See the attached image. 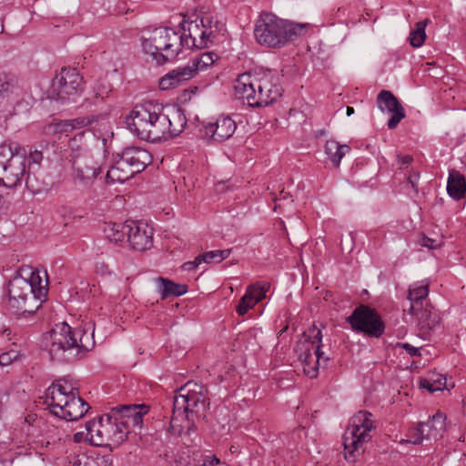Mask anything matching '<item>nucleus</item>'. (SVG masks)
Segmentation results:
<instances>
[{
  "label": "nucleus",
  "mask_w": 466,
  "mask_h": 466,
  "mask_svg": "<svg viewBox=\"0 0 466 466\" xmlns=\"http://www.w3.org/2000/svg\"><path fill=\"white\" fill-rule=\"evenodd\" d=\"M120 157L134 171L135 175L142 172L152 160L150 153L138 147L125 148Z\"/></svg>",
  "instance_id": "a211bd4d"
},
{
  "label": "nucleus",
  "mask_w": 466,
  "mask_h": 466,
  "mask_svg": "<svg viewBox=\"0 0 466 466\" xmlns=\"http://www.w3.org/2000/svg\"><path fill=\"white\" fill-rule=\"evenodd\" d=\"M234 451H235L234 446H231V452H234Z\"/></svg>",
  "instance_id": "69168bd1"
},
{
  "label": "nucleus",
  "mask_w": 466,
  "mask_h": 466,
  "mask_svg": "<svg viewBox=\"0 0 466 466\" xmlns=\"http://www.w3.org/2000/svg\"><path fill=\"white\" fill-rule=\"evenodd\" d=\"M398 157V166L400 169H406L410 166V164L412 162L413 158L412 157L409 155H397Z\"/></svg>",
  "instance_id": "09e8293b"
},
{
  "label": "nucleus",
  "mask_w": 466,
  "mask_h": 466,
  "mask_svg": "<svg viewBox=\"0 0 466 466\" xmlns=\"http://www.w3.org/2000/svg\"><path fill=\"white\" fill-rule=\"evenodd\" d=\"M128 129L142 140L158 142L165 137L169 122L164 106L156 100L137 104L126 119Z\"/></svg>",
  "instance_id": "20e7f679"
},
{
  "label": "nucleus",
  "mask_w": 466,
  "mask_h": 466,
  "mask_svg": "<svg viewBox=\"0 0 466 466\" xmlns=\"http://www.w3.org/2000/svg\"><path fill=\"white\" fill-rule=\"evenodd\" d=\"M135 176L134 171L119 157L106 172V183H124Z\"/></svg>",
  "instance_id": "393cba45"
},
{
  "label": "nucleus",
  "mask_w": 466,
  "mask_h": 466,
  "mask_svg": "<svg viewBox=\"0 0 466 466\" xmlns=\"http://www.w3.org/2000/svg\"><path fill=\"white\" fill-rule=\"evenodd\" d=\"M18 358V353L15 350H10L0 354V366H7Z\"/></svg>",
  "instance_id": "a18cd8bd"
},
{
  "label": "nucleus",
  "mask_w": 466,
  "mask_h": 466,
  "mask_svg": "<svg viewBox=\"0 0 466 466\" xmlns=\"http://www.w3.org/2000/svg\"><path fill=\"white\" fill-rule=\"evenodd\" d=\"M83 438V432H76L75 435H74V441L76 442H80L81 440Z\"/></svg>",
  "instance_id": "bf43d9fd"
},
{
  "label": "nucleus",
  "mask_w": 466,
  "mask_h": 466,
  "mask_svg": "<svg viewBox=\"0 0 466 466\" xmlns=\"http://www.w3.org/2000/svg\"><path fill=\"white\" fill-rule=\"evenodd\" d=\"M422 246L423 247H427L429 248H435L437 247V245L435 244V241L433 239H431V238H424L423 239V243H422Z\"/></svg>",
  "instance_id": "6e6d98bb"
},
{
  "label": "nucleus",
  "mask_w": 466,
  "mask_h": 466,
  "mask_svg": "<svg viewBox=\"0 0 466 466\" xmlns=\"http://www.w3.org/2000/svg\"><path fill=\"white\" fill-rule=\"evenodd\" d=\"M289 198H291V196L289 195V193L285 192L284 189H282L279 193V196H277L276 194L272 193V199L275 202L280 201V200H288Z\"/></svg>",
  "instance_id": "5fc2aeb1"
},
{
  "label": "nucleus",
  "mask_w": 466,
  "mask_h": 466,
  "mask_svg": "<svg viewBox=\"0 0 466 466\" xmlns=\"http://www.w3.org/2000/svg\"><path fill=\"white\" fill-rule=\"evenodd\" d=\"M215 34L210 30V24L208 23V26L204 28L199 34V40L197 42L196 48H206L209 43L213 42Z\"/></svg>",
  "instance_id": "79ce46f5"
},
{
  "label": "nucleus",
  "mask_w": 466,
  "mask_h": 466,
  "mask_svg": "<svg viewBox=\"0 0 466 466\" xmlns=\"http://www.w3.org/2000/svg\"><path fill=\"white\" fill-rule=\"evenodd\" d=\"M25 276L10 280L8 285L9 307L21 315H33L47 296L48 279L45 271V284L40 272L33 268L23 269Z\"/></svg>",
  "instance_id": "f03ea898"
},
{
  "label": "nucleus",
  "mask_w": 466,
  "mask_h": 466,
  "mask_svg": "<svg viewBox=\"0 0 466 466\" xmlns=\"http://www.w3.org/2000/svg\"><path fill=\"white\" fill-rule=\"evenodd\" d=\"M129 227V221L125 224L121 223H106L103 228L104 234L107 239L111 242H118L127 238V228Z\"/></svg>",
  "instance_id": "c756f323"
},
{
  "label": "nucleus",
  "mask_w": 466,
  "mask_h": 466,
  "mask_svg": "<svg viewBox=\"0 0 466 466\" xmlns=\"http://www.w3.org/2000/svg\"><path fill=\"white\" fill-rule=\"evenodd\" d=\"M409 313L416 317L418 328L423 337L429 336L430 332L440 324V316L430 303H426L421 309L416 312Z\"/></svg>",
  "instance_id": "6ab92c4d"
},
{
  "label": "nucleus",
  "mask_w": 466,
  "mask_h": 466,
  "mask_svg": "<svg viewBox=\"0 0 466 466\" xmlns=\"http://www.w3.org/2000/svg\"><path fill=\"white\" fill-rule=\"evenodd\" d=\"M125 422H118L112 414L102 416L97 421H89L86 425V440L94 446L119 445L127 435Z\"/></svg>",
  "instance_id": "1a4fd4ad"
},
{
  "label": "nucleus",
  "mask_w": 466,
  "mask_h": 466,
  "mask_svg": "<svg viewBox=\"0 0 466 466\" xmlns=\"http://www.w3.org/2000/svg\"><path fill=\"white\" fill-rule=\"evenodd\" d=\"M350 150L348 145H341L335 140H329L325 145V153L335 167H339L342 157Z\"/></svg>",
  "instance_id": "7c9ffc66"
},
{
  "label": "nucleus",
  "mask_w": 466,
  "mask_h": 466,
  "mask_svg": "<svg viewBox=\"0 0 466 466\" xmlns=\"http://www.w3.org/2000/svg\"><path fill=\"white\" fill-rule=\"evenodd\" d=\"M441 437L440 431H435L433 427H431V420L429 419L426 422H420L418 428L415 430V432L412 436V440L409 441L418 445L422 442L424 439L430 440L431 438Z\"/></svg>",
  "instance_id": "2f4dec72"
},
{
  "label": "nucleus",
  "mask_w": 466,
  "mask_h": 466,
  "mask_svg": "<svg viewBox=\"0 0 466 466\" xmlns=\"http://www.w3.org/2000/svg\"><path fill=\"white\" fill-rule=\"evenodd\" d=\"M43 344L53 360L71 362L92 349L93 333L62 322L43 336Z\"/></svg>",
  "instance_id": "f257e3e1"
},
{
  "label": "nucleus",
  "mask_w": 466,
  "mask_h": 466,
  "mask_svg": "<svg viewBox=\"0 0 466 466\" xmlns=\"http://www.w3.org/2000/svg\"><path fill=\"white\" fill-rule=\"evenodd\" d=\"M370 418L371 413L367 410H360L351 418L350 426L343 435L347 460L353 461L363 444L370 440V431L373 428V421Z\"/></svg>",
  "instance_id": "9d476101"
},
{
  "label": "nucleus",
  "mask_w": 466,
  "mask_h": 466,
  "mask_svg": "<svg viewBox=\"0 0 466 466\" xmlns=\"http://www.w3.org/2000/svg\"><path fill=\"white\" fill-rule=\"evenodd\" d=\"M303 337L307 338L303 341H299L295 347V352L298 359L303 363L304 370L311 378L317 376L319 361L329 360L324 358V352L321 350L322 333L315 325L309 329V334L303 333Z\"/></svg>",
  "instance_id": "9b49d317"
},
{
  "label": "nucleus",
  "mask_w": 466,
  "mask_h": 466,
  "mask_svg": "<svg viewBox=\"0 0 466 466\" xmlns=\"http://www.w3.org/2000/svg\"><path fill=\"white\" fill-rule=\"evenodd\" d=\"M302 26L279 18L271 13H264L257 20L254 35L259 45L270 48H281L299 35Z\"/></svg>",
  "instance_id": "39448f33"
},
{
  "label": "nucleus",
  "mask_w": 466,
  "mask_h": 466,
  "mask_svg": "<svg viewBox=\"0 0 466 466\" xmlns=\"http://www.w3.org/2000/svg\"><path fill=\"white\" fill-rule=\"evenodd\" d=\"M81 466H96L94 459H87Z\"/></svg>",
  "instance_id": "13d9d810"
},
{
  "label": "nucleus",
  "mask_w": 466,
  "mask_h": 466,
  "mask_svg": "<svg viewBox=\"0 0 466 466\" xmlns=\"http://www.w3.org/2000/svg\"><path fill=\"white\" fill-rule=\"evenodd\" d=\"M89 405L80 396L71 395L64 404L61 418L66 420H76L82 418L89 410Z\"/></svg>",
  "instance_id": "5701e85b"
},
{
  "label": "nucleus",
  "mask_w": 466,
  "mask_h": 466,
  "mask_svg": "<svg viewBox=\"0 0 466 466\" xmlns=\"http://www.w3.org/2000/svg\"><path fill=\"white\" fill-rule=\"evenodd\" d=\"M234 451H235L234 446H231V452H234Z\"/></svg>",
  "instance_id": "338daca9"
},
{
  "label": "nucleus",
  "mask_w": 466,
  "mask_h": 466,
  "mask_svg": "<svg viewBox=\"0 0 466 466\" xmlns=\"http://www.w3.org/2000/svg\"><path fill=\"white\" fill-rule=\"evenodd\" d=\"M27 150L15 141L0 145V185L8 188L18 186L25 176Z\"/></svg>",
  "instance_id": "0eeeda50"
},
{
  "label": "nucleus",
  "mask_w": 466,
  "mask_h": 466,
  "mask_svg": "<svg viewBox=\"0 0 466 466\" xmlns=\"http://www.w3.org/2000/svg\"><path fill=\"white\" fill-rule=\"evenodd\" d=\"M18 86V78L12 74H0V98L13 93Z\"/></svg>",
  "instance_id": "f704fd0d"
},
{
  "label": "nucleus",
  "mask_w": 466,
  "mask_h": 466,
  "mask_svg": "<svg viewBox=\"0 0 466 466\" xmlns=\"http://www.w3.org/2000/svg\"><path fill=\"white\" fill-rule=\"evenodd\" d=\"M420 172L412 170L409 173L407 177L408 182L410 184L412 189L418 193L419 191V179H420Z\"/></svg>",
  "instance_id": "de8ad7c7"
},
{
  "label": "nucleus",
  "mask_w": 466,
  "mask_h": 466,
  "mask_svg": "<svg viewBox=\"0 0 466 466\" xmlns=\"http://www.w3.org/2000/svg\"><path fill=\"white\" fill-rule=\"evenodd\" d=\"M101 172V167L89 157H78L73 161V177L76 185L90 187Z\"/></svg>",
  "instance_id": "4468645a"
},
{
  "label": "nucleus",
  "mask_w": 466,
  "mask_h": 466,
  "mask_svg": "<svg viewBox=\"0 0 466 466\" xmlns=\"http://www.w3.org/2000/svg\"><path fill=\"white\" fill-rule=\"evenodd\" d=\"M377 105L381 112L390 113L388 127L394 129L405 117V110L397 97L389 90H381L377 96Z\"/></svg>",
  "instance_id": "dca6fc26"
},
{
  "label": "nucleus",
  "mask_w": 466,
  "mask_h": 466,
  "mask_svg": "<svg viewBox=\"0 0 466 466\" xmlns=\"http://www.w3.org/2000/svg\"><path fill=\"white\" fill-rule=\"evenodd\" d=\"M43 159V153L39 150H34L30 148L29 151H27V164L28 166L26 168H33V165H39Z\"/></svg>",
  "instance_id": "c03bdc74"
},
{
  "label": "nucleus",
  "mask_w": 466,
  "mask_h": 466,
  "mask_svg": "<svg viewBox=\"0 0 466 466\" xmlns=\"http://www.w3.org/2000/svg\"><path fill=\"white\" fill-rule=\"evenodd\" d=\"M94 460L96 466H113L112 460L109 456H101Z\"/></svg>",
  "instance_id": "864d4df0"
},
{
  "label": "nucleus",
  "mask_w": 466,
  "mask_h": 466,
  "mask_svg": "<svg viewBox=\"0 0 466 466\" xmlns=\"http://www.w3.org/2000/svg\"><path fill=\"white\" fill-rule=\"evenodd\" d=\"M431 427L435 431H440L441 433L445 430L446 427V416L444 413L438 411L432 417L430 418Z\"/></svg>",
  "instance_id": "37998d69"
},
{
  "label": "nucleus",
  "mask_w": 466,
  "mask_h": 466,
  "mask_svg": "<svg viewBox=\"0 0 466 466\" xmlns=\"http://www.w3.org/2000/svg\"><path fill=\"white\" fill-rule=\"evenodd\" d=\"M400 346L404 349L407 353L413 357V356H420V349L419 348H416V347H413L412 345L409 344V343H401L400 344Z\"/></svg>",
  "instance_id": "8fccbe9b"
},
{
  "label": "nucleus",
  "mask_w": 466,
  "mask_h": 466,
  "mask_svg": "<svg viewBox=\"0 0 466 466\" xmlns=\"http://www.w3.org/2000/svg\"><path fill=\"white\" fill-rule=\"evenodd\" d=\"M25 186L33 194H37L42 191V183L38 180L35 173L30 169H26Z\"/></svg>",
  "instance_id": "58836bf2"
},
{
  "label": "nucleus",
  "mask_w": 466,
  "mask_h": 466,
  "mask_svg": "<svg viewBox=\"0 0 466 466\" xmlns=\"http://www.w3.org/2000/svg\"><path fill=\"white\" fill-rule=\"evenodd\" d=\"M83 83V77L76 68L64 67L53 79L49 96L63 103L75 101L84 89Z\"/></svg>",
  "instance_id": "f8f14e48"
},
{
  "label": "nucleus",
  "mask_w": 466,
  "mask_h": 466,
  "mask_svg": "<svg viewBox=\"0 0 466 466\" xmlns=\"http://www.w3.org/2000/svg\"><path fill=\"white\" fill-rule=\"evenodd\" d=\"M429 294L428 284L414 283L410 286L408 292V299L410 300L409 312H416L421 309L426 303V299Z\"/></svg>",
  "instance_id": "b1692460"
},
{
  "label": "nucleus",
  "mask_w": 466,
  "mask_h": 466,
  "mask_svg": "<svg viewBox=\"0 0 466 466\" xmlns=\"http://www.w3.org/2000/svg\"><path fill=\"white\" fill-rule=\"evenodd\" d=\"M201 263H203V262L198 261V256L194 260L185 262L182 265V268L187 271H191V270L196 269L198 267V265H200Z\"/></svg>",
  "instance_id": "603ef678"
},
{
  "label": "nucleus",
  "mask_w": 466,
  "mask_h": 466,
  "mask_svg": "<svg viewBox=\"0 0 466 466\" xmlns=\"http://www.w3.org/2000/svg\"><path fill=\"white\" fill-rule=\"evenodd\" d=\"M217 58L218 56L213 52L203 53L199 57L192 61V68L197 74L198 71L207 69L208 66H212Z\"/></svg>",
  "instance_id": "e433bc0d"
},
{
  "label": "nucleus",
  "mask_w": 466,
  "mask_h": 466,
  "mask_svg": "<svg viewBox=\"0 0 466 466\" xmlns=\"http://www.w3.org/2000/svg\"><path fill=\"white\" fill-rule=\"evenodd\" d=\"M153 228L143 221H129L127 241L133 249L146 251L153 246Z\"/></svg>",
  "instance_id": "2eb2a0df"
},
{
  "label": "nucleus",
  "mask_w": 466,
  "mask_h": 466,
  "mask_svg": "<svg viewBox=\"0 0 466 466\" xmlns=\"http://www.w3.org/2000/svg\"><path fill=\"white\" fill-rule=\"evenodd\" d=\"M184 45H187V40L170 27L157 28L148 38L142 40L143 50L158 65L175 59L185 47Z\"/></svg>",
  "instance_id": "6e6552de"
},
{
  "label": "nucleus",
  "mask_w": 466,
  "mask_h": 466,
  "mask_svg": "<svg viewBox=\"0 0 466 466\" xmlns=\"http://www.w3.org/2000/svg\"><path fill=\"white\" fill-rule=\"evenodd\" d=\"M113 416L118 422H125L124 427L129 432V426H141L143 417L148 412V406L141 405H119L112 408Z\"/></svg>",
  "instance_id": "f3484780"
},
{
  "label": "nucleus",
  "mask_w": 466,
  "mask_h": 466,
  "mask_svg": "<svg viewBox=\"0 0 466 466\" xmlns=\"http://www.w3.org/2000/svg\"><path fill=\"white\" fill-rule=\"evenodd\" d=\"M230 253V248L208 251L198 255V261H202L203 263H219L228 258Z\"/></svg>",
  "instance_id": "c9c22d12"
},
{
  "label": "nucleus",
  "mask_w": 466,
  "mask_h": 466,
  "mask_svg": "<svg viewBox=\"0 0 466 466\" xmlns=\"http://www.w3.org/2000/svg\"><path fill=\"white\" fill-rule=\"evenodd\" d=\"M347 321L353 330L374 338L381 337L385 330L384 322L378 312L364 305L357 307L347 318Z\"/></svg>",
  "instance_id": "ddd939ff"
},
{
  "label": "nucleus",
  "mask_w": 466,
  "mask_h": 466,
  "mask_svg": "<svg viewBox=\"0 0 466 466\" xmlns=\"http://www.w3.org/2000/svg\"><path fill=\"white\" fill-rule=\"evenodd\" d=\"M208 23L211 24L209 17H202L199 24L198 21L187 22L186 20H183L179 24L182 30V33L179 35L181 38H184L187 42V45H184L186 48L190 49L197 46V37H199L200 32L208 26Z\"/></svg>",
  "instance_id": "412c9836"
},
{
  "label": "nucleus",
  "mask_w": 466,
  "mask_h": 466,
  "mask_svg": "<svg viewBox=\"0 0 466 466\" xmlns=\"http://www.w3.org/2000/svg\"><path fill=\"white\" fill-rule=\"evenodd\" d=\"M201 466H226L216 456L207 457Z\"/></svg>",
  "instance_id": "3c124183"
},
{
  "label": "nucleus",
  "mask_w": 466,
  "mask_h": 466,
  "mask_svg": "<svg viewBox=\"0 0 466 466\" xmlns=\"http://www.w3.org/2000/svg\"><path fill=\"white\" fill-rule=\"evenodd\" d=\"M208 388L195 381H188L177 390L173 400V416L171 428L178 416L195 414L197 418H206V411L209 406Z\"/></svg>",
  "instance_id": "423d86ee"
},
{
  "label": "nucleus",
  "mask_w": 466,
  "mask_h": 466,
  "mask_svg": "<svg viewBox=\"0 0 466 466\" xmlns=\"http://www.w3.org/2000/svg\"><path fill=\"white\" fill-rule=\"evenodd\" d=\"M155 281L157 285V292L161 295V299L179 297L187 292V285L176 283L168 279L158 277Z\"/></svg>",
  "instance_id": "a878e982"
},
{
  "label": "nucleus",
  "mask_w": 466,
  "mask_h": 466,
  "mask_svg": "<svg viewBox=\"0 0 466 466\" xmlns=\"http://www.w3.org/2000/svg\"><path fill=\"white\" fill-rule=\"evenodd\" d=\"M196 431V426L194 423H191L190 425L187 426V431L186 432V434L189 435L191 432H194Z\"/></svg>",
  "instance_id": "052dcab7"
},
{
  "label": "nucleus",
  "mask_w": 466,
  "mask_h": 466,
  "mask_svg": "<svg viewBox=\"0 0 466 466\" xmlns=\"http://www.w3.org/2000/svg\"><path fill=\"white\" fill-rule=\"evenodd\" d=\"M70 396V394L64 396L63 393L56 392L54 394H48V392H46V403L47 404L50 412L61 418V415L64 412V404L67 400H69Z\"/></svg>",
  "instance_id": "473e14b6"
},
{
  "label": "nucleus",
  "mask_w": 466,
  "mask_h": 466,
  "mask_svg": "<svg viewBox=\"0 0 466 466\" xmlns=\"http://www.w3.org/2000/svg\"><path fill=\"white\" fill-rule=\"evenodd\" d=\"M62 380H58L56 382H53L52 385L46 390V392L48 394H54V393H63L64 396H66V385L61 383ZM63 381L66 382V380H63Z\"/></svg>",
  "instance_id": "49530a36"
},
{
  "label": "nucleus",
  "mask_w": 466,
  "mask_h": 466,
  "mask_svg": "<svg viewBox=\"0 0 466 466\" xmlns=\"http://www.w3.org/2000/svg\"><path fill=\"white\" fill-rule=\"evenodd\" d=\"M353 114H354V108L351 106H347V116H350Z\"/></svg>",
  "instance_id": "e2e57ef3"
},
{
  "label": "nucleus",
  "mask_w": 466,
  "mask_h": 466,
  "mask_svg": "<svg viewBox=\"0 0 466 466\" xmlns=\"http://www.w3.org/2000/svg\"><path fill=\"white\" fill-rule=\"evenodd\" d=\"M236 94L251 107H261L275 102L282 95L279 75L271 70L245 73L238 76Z\"/></svg>",
  "instance_id": "7ed1b4c3"
},
{
  "label": "nucleus",
  "mask_w": 466,
  "mask_h": 466,
  "mask_svg": "<svg viewBox=\"0 0 466 466\" xmlns=\"http://www.w3.org/2000/svg\"><path fill=\"white\" fill-rule=\"evenodd\" d=\"M195 76L196 72L192 68V66L187 65L169 71L161 78L159 85L163 90L174 88L181 83L191 79Z\"/></svg>",
  "instance_id": "4be33fe9"
},
{
  "label": "nucleus",
  "mask_w": 466,
  "mask_h": 466,
  "mask_svg": "<svg viewBox=\"0 0 466 466\" xmlns=\"http://www.w3.org/2000/svg\"><path fill=\"white\" fill-rule=\"evenodd\" d=\"M226 466H228V465H226Z\"/></svg>",
  "instance_id": "774afa93"
},
{
  "label": "nucleus",
  "mask_w": 466,
  "mask_h": 466,
  "mask_svg": "<svg viewBox=\"0 0 466 466\" xmlns=\"http://www.w3.org/2000/svg\"><path fill=\"white\" fill-rule=\"evenodd\" d=\"M326 134V131L324 129L317 130L315 133L316 137H319L321 136H324Z\"/></svg>",
  "instance_id": "680f3d73"
},
{
  "label": "nucleus",
  "mask_w": 466,
  "mask_h": 466,
  "mask_svg": "<svg viewBox=\"0 0 466 466\" xmlns=\"http://www.w3.org/2000/svg\"><path fill=\"white\" fill-rule=\"evenodd\" d=\"M446 379H438L436 380L431 381L428 379H420V388L426 389L429 392H435L438 390H441L442 388L445 387Z\"/></svg>",
  "instance_id": "a19ab883"
},
{
  "label": "nucleus",
  "mask_w": 466,
  "mask_h": 466,
  "mask_svg": "<svg viewBox=\"0 0 466 466\" xmlns=\"http://www.w3.org/2000/svg\"><path fill=\"white\" fill-rule=\"evenodd\" d=\"M96 120L94 116H78L73 119L63 120L56 124L55 130L60 133L71 132L75 129H80L82 127L91 125Z\"/></svg>",
  "instance_id": "c85d7f7f"
},
{
  "label": "nucleus",
  "mask_w": 466,
  "mask_h": 466,
  "mask_svg": "<svg viewBox=\"0 0 466 466\" xmlns=\"http://www.w3.org/2000/svg\"><path fill=\"white\" fill-rule=\"evenodd\" d=\"M66 385V395H77L78 392H75L76 390V388L72 387L71 385H67L66 381L65 382Z\"/></svg>",
  "instance_id": "4d7b16f0"
},
{
  "label": "nucleus",
  "mask_w": 466,
  "mask_h": 466,
  "mask_svg": "<svg viewBox=\"0 0 466 466\" xmlns=\"http://www.w3.org/2000/svg\"><path fill=\"white\" fill-rule=\"evenodd\" d=\"M447 192L451 198L460 200L466 193V180L462 174L456 169H451L447 181Z\"/></svg>",
  "instance_id": "bb28decb"
},
{
  "label": "nucleus",
  "mask_w": 466,
  "mask_h": 466,
  "mask_svg": "<svg viewBox=\"0 0 466 466\" xmlns=\"http://www.w3.org/2000/svg\"><path fill=\"white\" fill-rule=\"evenodd\" d=\"M429 23V19L420 21L415 24V27L410 31L409 40L413 47H420L426 39L425 28Z\"/></svg>",
  "instance_id": "72a5a7b5"
},
{
  "label": "nucleus",
  "mask_w": 466,
  "mask_h": 466,
  "mask_svg": "<svg viewBox=\"0 0 466 466\" xmlns=\"http://www.w3.org/2000/svg\"><path fill=\"white\" fill-rule=\"evenodd\" d=\"M234 451H235L234 446H231V452H234Z\"/></svg>",
  "instance_id": "0e129e2a"
},
{
  "label": "nucleus",
  "mask_w": 466,
  "mask_h": 466,
  "mask_svg": "<svg viewBox=\"0 0 466 466\" xmlns=\"http://www.w3.org/2000/svg\"><path fill=\"white\" fill-rule=\"evenodd\" d=\"M167 115L169 125L163 139L178 136L187 125L186 116L180 107H173Z\"/></svg>",
  "instance_id": "cd10ccee"
},
{
  "label": "nucleus",
  "mask_w": 466,
  "mask_h": 466,
  "mask_svg": "<svg viewBox=\"0 0 466 466\" xmlns=\"http://www.w3.org/2000/svg\"><path fill=\"white\" fill-rule=\"evenodd\" d=\"M269 283L262 282L249 285L247 289H251L250 297L255 304H258L266 298V294L269 289Z\"/></svg>",
  "instance_id": "4c0bfd02"
},
{
  "label": "nucleus",
  "mask_w": 466,
  "mask_h": 466,
  "mask_svg": "<svg viewBox=\"0 0 466 466\" xmlns=\"http://www.w3.org/2000/svg\"><path fill=\"white\" fill-rule=\"evenodd\" d=\"M205 128L206 134H210L214 141L223 142L232 137L237 125L229 116H220L216 123H209Z\"/></svg>",
  "instance_id": "aec40b11"
},
{
  "label": "nucleus",
  "mask_w": 466,
  "mask_h": 466,
  "mask_svg": "<svg viewBox=\"0 0 466 466\" xmlns=\"http://www.w3.org/2000/svg\"><path fill=\"white\" fill-rule=\"evenodd\" d=\"M251 289H247L244 296L239 299L237 306V312L240 316H244L248 310L253 308L256 304L253 302L250 297Z\"/></svg>",
  "instance_id": "ea45409f"
}]
</instances>
